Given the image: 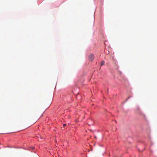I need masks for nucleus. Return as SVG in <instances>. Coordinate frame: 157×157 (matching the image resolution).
<instances>
[{"label": "nucleus", "instance_id": "f257e3e1", "mask_svg": "<svg viewBox=\"0 0 157 157\" xmlns=\"http://www.w3.org/2000/svg\"><path fill=\"white\" fill-rule=\"evenodd\" d=\"M94 55L93 54H91L89 55V59L90 61H92L94 60Z\"/></svg>", "mask_w": 157, "mask_h": 157}, {"label": "nucleus", "instance_id": "f03ea898", "mask_svg": "<svg viewBox=\"0 0 157 157\" xmlns=\"http://www.w3.org/2000/svg\"><path fill=\"white\" fill-rule=\"evenodd\" d=\"M104 63H105L104 61H102L101 63V66H102L103 65H104Z\"/></svg>", "mask_w": 157, "mask_h": 157}, {"label": "nucleus", "instance_id": "7ed1b4c3", "mask_svg": "<svg viewBox=\"0 0 157 157\" xmlns=\"http://www.w3.org/2000/svg\"><path fill=\"white\" fill-rule=\"evenodd\" d=\"M66 124H63V127H65V126H66Z\"/></svg>", "mask_w": 157, "mask_h": 157}]
</instances>
